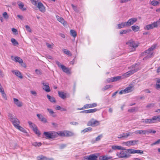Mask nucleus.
<instances>
[{
	"label": "nucleus",
	"mask_w": 160,
	"mask_h": 160,
	"mask_svg": "<svg viewBox=\"0 0 160 160\" xmlns=\"http://www.w3.org/2000/svg\"><path fill=\"white\" fill-rule=\"evenodd\" d=\"M125 151H121L117 153V155L119 158H128L130 157L131 155L129 154L139 153L140 154H143V151L142 150H134L132 149H126Z\"/></svg>",
	"instance_id": "1"
},
{
	"label": "nucleus",
	"mask_w": 160,
	"mask_h": 160,
	"mask_svg": "<svg viewBox=\"0 0 160 160\" xmlns=\"http://www.w3.org/2000/svg\"><path fill=\"white\" fill-rule=\"evenodd\" d=\"M155 46H152L142 53V56L147 55L145 57L143 58V60H147L152 57L153 54L152 51L155 48Z\"/></svg>",
	"instance_id": "2"
},
{
	"label": "nucleus",
	"mask_w": 160,
	"mask_h": 160,
	"mask_svg": "<svg viewBox=\"0 0 160 160\" xmlns=\"http://www.w3.org/2000/svg\"><path fill=\"white\" fill-rule=\"evenodd\" d=\"M8 117L11 122L15 128L17 127L19 125L20 122L19 120L12 114L9 113L8 114Z\"/></svg>",
	"instance_id": "3"
},
{
	"label": "nucleus",
	"mask_w": 160,
	"mask_h": 160,
	"mask_svg": "<svg viewBox=\"0 0 160 160\" xmlns=\"http://www.w3.org/2000/svg\"><path fill=\"white\" fill-rule=\"evenodd\" d=\"M43 134L47 139H53L57 137V132L54 131H49L44 132Z\"/></svg>",
	"instance_id": "4"
},
{
	"label": "nucleus",
	"mask_w": 160,
	"mask_h": 160,
	"mask_svg": "<svg viewBox=\"0 0 160 160\" xmlns=\"http://www.w3.org/2000/svg\"><path fill=\"white\" fill-rule=\"evenodd\" d=\"M136 65L137 64H135L132 65L131 67L132 68V70L124 74L123 76L124 77V78H127L129 77L130 76L133 74L135 72L138 71V68H137L135 67Z\"/></svg>",
	"instance_id": "5"
},
{
	"label": "nucleus",
	"mask_w": 160,
	"mask_h": 160,
	"mask_svg": "<svg viewBox=\"0 0 160 160\" xmlns=\"http://www.w3.org/2000/svg\"><path fill=\"white\" fill-rule=\"evenodd\" d=\"M100 124L99 121L94 119L92 118L87 123V126H89L95 127Z\"/></svg>",
	"instance_id": "6"
},
{
	"label": "nucleus",
	"mask_w": 160,
	"mask_h": 160,
	"mask_svg": "<svg viewBox=\"0 0 160 160\" xmlns=\"http://www.w3.org/2000/svg\"><path fill=\"white\" fill-rule=\"evenodd\" d=\"M126 44L128 45L131 47L133 48L135 50V48L138 46V43L137 42H135L133 40H131L126 43Z\"/></svg>",
	"instance_id": "7"
},
{
	"label": "nucleus",
	"mask_w": 160,
	"mask_h": 160,
	"mask_svg": "<svg viewBox=\"0 0 160 160\" xmlns=\"http://www.w3.org/2000/svg\"><path fill=\"white\" fill-rule=\"evenodd\" d=\"M98 156L94 154H91L90 155L85 156L83 160H97Z\"/></svg>",
	"instance_id": "8"
},
{
	"label": "nucleus",
	"mask_w": 160,
	"mask_h": 160,
	"mask_svg": "<svg viewBox=\"0 0 160 160\" xmlns=\"http://www.w3.org/2000/svg\"><path fill=\"white\" fill-rule=\"evenodd\" d=\"M138 19L136 18H132L129 19L127 22H126L127 27H129L137 21Z\"/></svg>",
	"instance_id": "9"
},
{
	"label": "nucleus",
	"mask_w": 160,
	"mask_h": 160,
	"mask_svg": "<svg viewBox=\"0 0 160 160\" xmlns=\"http://www.w3.org/2000/svg\"><path fill=\"white\" fill-rule=\"evenodd\" d=\"M138 142V140H131L124 142L123 143L127 146H133L136 144Z\"/></svg>",
	"instance_id": "10"
},
{
	"label": "nucleus",
	"mask_w": 160,
	"mask_h": 160,
	"mask_svg": "<svg viewBox=\"0 0 160 160\" xmlns=\"http://www.w3.org/2000/svg\"><path fill=\"white\" fill-rule=\"evenodd\" d=\"M121 78V76H117L114 77L109 78L107 79V82H108L117 81Z\"/></svg>",
	"instance_id": "11"
},
{
	"label": "nucleus",
	"mask_w": 160,
	"mask_h": 160,
	"mask_svg": "<svg viewBox=\"0 0 160 160\" xmlns=\"http://www.w3.org/2000/svg\"><path fill=\"white\" fill-rule=\"evenodd\" d=\"M42 84L44 87L43 88V89H44L47 92H49L50 91V89L49 86V84L47 83H45L44 81L42 82Z\"/></svg>",
	"instance_id": "12"
},
{
	"label": "nucleus",
	"mask_w": 160,
	"mask_h": 160,
	"mask_svg": "<svg viewBox=\"0 0 160 160\" xmlns=\"http://www.w3.org/2000/svg\"><path fill=\"white\" fill-rule=\"evenodd\" d=\"M36 6L38 9L42 12H44L45 11V8L43 4L40 2H38Z\"/></svg>",
	"instance_id": "13"
},
{
	"label": "nucleus",
	"mask_w": 160,
	"mask_h": 160,
	"mask_svg": "<svg viewBox=\"0 0 160 160\" xmlns=\"http://www.w3.org/2000/svg\"><path fill=\"white\" fill-rule=\"evenodd\" d=\"M58 92L59 96L62 99H64L66 98L67 97H69V94L64 93L63 92L58 91Z\"/></svg>",
	"instance_id": "14"
},
{
	"label": "nucleus",
	"mask_w": 160,
	"mask_h": 160,
	"mask_svg": "<svg viewBox=\"0 0 160 160\" xmlns=\"http://www.w3.org/2000/svg\"><path fill=\"white\" fill-rule=\"evenodd\" d=\"M142 122L146 124H151L154 123V120H153V117L151 119H146L145 120L143 119L142 120Z\"/></svg>",
	"instance_id": "15"
},
{
	"label": "nucleus",
	"mask_w": 160,
	"mask_h": 160,
	"mask_svg": "<svg viewBox=\"0 0 160 160\" xmlns=\"http://www.w3.org/2000/svg\"><path fill=\"white\" fill-rule=\"evenodd\" d=\"M97 110V109L96 108H94L93 109H88L85 110L81 111L80 112L81 113H94L96 112Z\"/></svg>",
	"instance_id": "16"
},
{
	"label": "nucleus",
	"mask_w": 160,
	"mask_h": 160,
	"mask_svg": "<svg viewBox=\"0 0 160 160\" xmlns=\"http://www.w3.org/2000/svg\"><path fill=\"white\" fill-rule=\"evenodd\" d=\"M17 4L19 8L22 11H24L26 10V8L24 7V5L22 2L20 1H18L17 2Z\"/></svg>",
	"instance_id": "17"
},
{
	"label": "nucleus",
	"mask_w": 160,
	"mask_h": 160,
	"mask_svg": "<svg viewBox=\"0 0 160 160\" xmlns=\"http://www.w3.org/2000/svg\"><path fill=\"white\" fill-rule=\"evenodd\" d=\"M63 71L67 74H70V71L68 68L66 67L65 66L63 65H62L61 68Z\"/></svg>",
	"instance_id": "18"
},
{
	"label": "nucleus",
	"mask_w": 160,
	"mask_h": 160,
	"mask_svg": "<svg viewBox=\"0 0 160 160\" xmlns=\"http://www.w3.org/2000/svg\"><path fill=\"white\" fill-rule=\"evenodd\" d=\"M56 18L57 20L59 22H61L62 24L64 25H66L67 24V22H65L63 18L59 17L58 15L56 16Z\"/></svg>",
	"instance_id": "19"
},
{
	"label": "nucleus",
	"mask_w": 160,
	"mask_h": 160,
	"mask_svg": "<svg viewBox=\"0 0 160 160\" xmlns=\"http://www.w3.org/2000/svg\"><path fill=\"white\" fill-rule=\"evenodd\" d=\"M97 105V104L95 103H94L92 104H88L85 105V108H92L96 107Z\"/></svg>",
	"instance_id": "20"
},
{
	"label": "nucleus",
	"mask_w": 160,
	"mask_h": 160,
	"mask_svg": "<svg viewBox=\"0 0 160 160\" xmlns=\"http://www.w3.org/2000/svg\"><path fill=\"white\" fill-rule=\"evenodd\" d=\"M12 72L13 74H14L16 76L20 78H23L20 72L18 71L12 70Z\"/></svg>",
	"instance_id": "21"
},
{
	"label": "nucleus",
	"mask_w": 160,
	"mask_h": 160,
	"mask_svg": "<svg viewBox=\"0 0 160 160\" xmlns=\"http://www.w3.org/2000/svg\"><path fill=\"white\" fill-rule=\"evenodd\" d=\"M112 148L114 150H126V149L123 147L119 146L113 145L112 146Z\"/></svg>",
	"instance_id": "22"
},
{
	"label": "nucleus",
	"mask_w": 160,
	"mask_h": 160,
	"mask_svg": "<svg viewBox=\"0 0 160 160\" xmlns=\"http://www.w3.org/2000/svg\"><path fill=\"white\" fill-rule=\"evenodd\" d=\"M38 160H53L52 158H48L43 156H40L37 157Z\"/></svg>",
	"instance_id": "23"
},
{
	"label": "nucleus",
	"mask_w": 160,
	"mask_h": 160,
	"mask_svg": "<svg viewBox=\"0 0 160 160\" xmlns=\"http://www.w3.org/2000/svg\"><path fill=\"white\" fill-rule=\"evenodd\" d=\"M112 158V157L108 155L102 156L100 157V160H108Z\"/></svg>",
	"instance_id": "24"
},
{
	"label": "nucleus",
	"mask_w": 160,
	"mask_h": 160,
	"mask_svg": "<svg viewBox=\"0 0 160 160\" xmlns=\"http://www.w3.org/2000/svg\"><path fill=\"white\" fill-rule=\"evenodd\" d=\"M37 116L41 121L44 122H47L46 119L42 115L39 114H37Z\"/></svg>",
	"instance_id": "25"
},
{
	"label": "nucleus",
	"mask_w": 160,
	"mask_h": 160,
	"mask_svg": "<svg viewBox=\"0 0 160 160\" xmlns=\"http://www.w3.org/2000/svg\"><path fill=\"white\" fill-rule=\"evenodd\" d=\"M14 60L12 59L13 60H14L16 62H18L19 63H22L23 62L22 60L19 57L16 56L14 58Z\"/></svg>",
	"instance_id": "26"
},
{
	"label": "nucleus",
	"mask_w": 160,
	"mask_h": 160,
	"mask_svg": "<svg viewBox=\"0 0 160 160\" xmlns=\"http://www.w3.org/2000/svg\"><path fill=\"white\" fill-rule=\"evenodd\" d=\"M118 28L119 29H120L122 28H123L124 27H125L127 26V25L126 24V22H122L121 23L118 24Z\"/></svg>",
	"instance_id": "27"
},
{
	"label": "nucleus",
	"mask_w": 160,
	"mask_h": 160,
	"mask_svg": "<svg viewBox=\"0 0 160 160\" xmlns=\"http://www.w3.org/2000/svg\"><path fill=\"white\" fill-rule=\"evenodd\" d=\"M146 130H137L135 131L134 133L136 134H146Z\"/></svg>",
	"instance_id": "28"
},
{
	"label": "nucleus",
	"mask_w": 160,
	"mask_h": 160,
	"mask_svg": "<svg viewBox=\"0 0 160 160\" xmlns=\"http://www.w3.org/2000/svg\"><path fill=\"white\" fill-rule=\"evenodd\" d=\"M13 100L15 104L18 106L20 107L22 106V103L18 99L14 98Z\"/></svg>",
	"instance_id": "29"
},
{
	"label": "nucleus",
	"mask_w": 160,
	"mask_h": 160,
	"mask_svg": "<svg viewBox=\"0 0 160 160\" xmlns=\"http://www.w3.org/2000/svg\"><path fill=\"white\" fill-rule=\"evenodd\" d=\"M153 120L154 122V123L158 122H160V115L156 116L153 117Z\"/></svg>",
	"instance_id": "30"
},
{
	"label": "nucleus",
	"mask_w": 160,
	"mask_h": 160,
	"mask_svg": "<svg viewBox=\"0 0 160 160\" xmlns=\"http://www.w3.org/2000/svg\"><path fill=\"white\" fill-rule=\"evenodd\" d=\"M47 97L49 101L52 102H56L55 98L53 97H51L50 95L48 94L47 95Z\"/></svg>",
	"instance_id": "31"
},
{
	"label": "nucleus",
	"mask_w": 160,
	"mask_h": 160,
	"mask_svg": "<svg viewBox=\"0 0 160 160\" xmlns=\"http://www.w3.org/2000/svg\"><path fill=\"white\" fill-rule=\"evenodd\" d=\"M151 25H152L153 28H157L158 25H160V23H159V22L157 21L156 22H154L152 24H151Z\"/></svg>",
	"instance_id": "32"
},
{
	"label": "nucleus",
	"mask_w": 160,
	"mask_h": 160,
	"mask_svg": "<svg viewBox=\"0 0 160 160\" xmlns=\"http://www.w3.org/2000/svg\"><path fill=\"white\" fill-rule=\"evenodd\" d=\"M131 28L133 31L135 32L138 31L140 29L139 27L138 26L133 25L131 27Z\"/></svg>",
	"instance_id": "33"
},
{
	"label": "nucleus",
	"mask_w": 160,
	"mask_h": 160,
	"mask_svg": "<svg viewBox=\"0 0 160 160\" xmlns=\"http://www.w3.org/2000/svg\"><path fill=\"white\" fill-rule=\"evenodd\" d=\"M103 135L102 134H101L98 136L96 138L95 140H94L93 142H92V143H94L96 142V141H98L100 140L101 138L102 137Z\"/></svg>",
	"instance_id": "34"
},
{
	"label": "nucleus",
	"mask_w": 160,
	"mask_h": 160,
	"mask_svg": "<svg viewBox=\"0 0 160 160\" xmlns=\"http://www.w3.org/2000/svg\"><path fill=\"white\" fill-rule=\"evenodd\" d=\"M92 130V128L90 127H88L84 129L81 132L83 133H84L85 132H88V131H90Z\"/></svg>",
	"instance_id": "35"
},
{
	"label": "nucleus",
	"mask_w": 160,
	"mask_h": 160,
	"mask_svg": "<svg viewBox=\"0 0 160 160\" xmlns=\"http://www.w3.org/2000/svg\"><path fill=\"white\" fill-rule=\"evenodd\" d=\"M70 33L71 35L74 38H75L77 35L76 31L74 30H70Z\"/></svg>",
	"instance_id": "36"
},
{
	"label": "nucleus",
	"mask_w": 160,
	"mask_h": 160,
	"mask_svg": "<svg viewBox=\"0 0 160 160\" xmlns=\"http://www.w3.org/2000/svg\"><path fill=\"white\" fill-rule=\"evenodd\" d=\"M16 128L23 132H26L25 130L23 128L19 126V125H18Z\"/></svg>",
	"instance_id": "37"
},
{
	"label": "nucleus",
	"mask_w": 160,
	"mask_h": 160,
	"mask_svg": "<svg viewBox=\"0 0 160 160\" xmlns=\"http://www.w3.org/2000/svg\"><path fill=\"white\" fill-rule=\"evenodd\" d=\"M57 137L59 135L61 137H65V133L64 131L57 132Z\"/></svg>",
	"instance_id": "38"
},
{
	"label": "nucleus",
	"mask_w": 160,
	"mask_h": 160,
	"mask_svg": "<svg viewBox=\"0 0 160 160\" xmlns=\"http://www.w3.org/2000/svg\"><path fill=\"white\" fill-rule=\"evenodd\" d=\"M131 31L130 29H127L126 30H122L120 32V34H126L127 33Z\"/></svg>",
	"instance_id": "39"
},
{
	"label": "nucleus",
	"mask_w": 160,
	"mask_h": 160,
	"mask_svg": "<svg viewBox=\"0 0 160 160\" xmlns=\"http://www.w3.org/2000/svg\"><path fill=\"white\" fill-rule=\"evenodd\" d=\"M150 3L153 6H155L158 5L159 3V2L155 0H153L150 2Z\"/></svg>",
	"instance_id": "40"
},
{
	"label": "nucleus",
	"mask_w": 160,
	"mask_h": 160,
	"mask_svg": "<svg viewBox=\"0 0 160 160\" xmlns=\"http://www.w3.org/2000/svg\"><path fill=\"white\" fill-rule=\"evenodd\" d=\"M28 123L30 127L31 128H32L33 130L34 129V128H36L37 127L35 124H33L30 121H29L28 122Z\"/></svg>",
	"instance_id": "41"
},
{
	"label": "nucleus",
	"mask_w": 160,
	"mask_h": 160,
	"mask_svg": "<svg viewBox=\"0 0 160 160\" xmlns=\"http://www.w3.org/2000/svg\"><path fill=\"white\" fill-rule=\"evenodd\" d=\"M132 86H130L126 88L125 89H126L127 92L128 93L131 92L132 91Z\"/></svg>",
	"instance_id": "42"
},
{
	"label": "nucleus",
	"mask_w": 160,
	"mask_h": 160,
	"mask_svg": "<svg viewBox=\"0 0 160 160\" xmlns=\"http://www.w3.org/2000/svg\"><path fill=\"white\" fill-rule=\"evenodd\" d=\"M63 52L66 54L68 55L69 56H72V54L68 50L66 49H64L63 50Z\"/></svg>",
	"instance_id": "43"
},
{
	"label": "nucleus",
	"mask_w": 160,
	"mask_h": 160,
	"mask_svg": "<svg viewBox=\"0 0 160 160\" xmlns=\"http://www.w3.org/2000/svg\"><path fill=\"white\" fill-rule=\"evenodd\" d=\"M47 110L48 111V112H49L50 114L52 115L53 117H55L56 116V115L54 114V112L53 111V110L49 108H48L47 109Z\"/></svg>",
	"instance_id": "44"
},
{
	"label": "nucleus",
	"mask_w": 160,
	"mask_h": 160,
	"mask_svg": "<svg viewBox=\"0 0 160 160\" xmlns=\"http://www.w3.org/2000/svg\"><path fill=\"white\" fill-rule=\"evenodd\" d=\"M118 138H127V137H126V133H123L122 134H121L118 135Z\"/></svg>",
	"instance_id": "45"
},
{
	"label": "nucleus",
	"mask_w": 160,
	"mask_h": 160,
	"mask_svg": "<svg viewBox=\"0 0 160 160\" xmlns=\"http://www.w3.org/2000/svg\"><path fill=\"white\" fill-rule=\"evenodd\" d=\"M11 41L14 46H16L18 44V42L14 38H12L11 39Z\"/></svg>",
	"instance_id": "46"
},
{
	"label": "nucleus",
	"mask_w": 160,
	"mask_h": 160,
	"mask_svg": "<svg viewBox=\"0 0 160 160\" xmlns=\"http://www.w3.org/2000/svg\"><path fill=\"white\" fill-rule=\"evenodd\" d=\"M146 134H148L149 133H156V132L155 130H154L152 129H148V130H146Z\"/></svg>",
	"instance_id": "47"
},
{
	"label": "nucleus",
	"mask_w": 160,
	"mask_h": 160,
	"mask_svg": "<svg viewBox=\"0 0 160 160\" xmlns=\"http://www.w3.org/2000/svg\"><path fill=\"white\" fill-rule=\"evenodd\" d=\"M155 104L153 103H151L148 104L146 106V107L147 108H151L154 107Z\"/></svg>",
	"instance_id": "48"
},
{
	"label": "nucleus",
	"mask_w": 160,
	"mask_h": 160,
	"mask_svg": "<svg viewBox=\"0 0 160 160\" xmlns=\"http://www.w3.org/2000/svg\"><path fill=\"white\" fill-rule=\"evenodd\" d=\"M145 29L150 30L153 28L152 25L151 24H148L145 26Z\"/></svg>",
	"instance_id": "49"
},
{
	"label": "nucleus",
	"mask_w": 160,
	"mask_h": 160,
	"mask_svg": "<svg viewBox=\"0 0 160 160\" xmlns=\"http://www.w3.org/2000/svg\"><path fill=\"white\" fill-rule=\"evenodd\" d=\"M65 136L68 137L71 136L72 135V133L70 132L66 131L65 132Z\"/></svg>",
	"instance_id": "50"
},
{
	"label": "nucleus",
	"mask_w": 160,
	"mask_h": 160,
	"mask_svg": "<svg viewBox=\"0 0 160 160\" xmlns=\"http://www.w3.org/2000/svg\"><path fill=\"white\" fill-rule=\"evenodd\" d=\"M33 131L35 132V133L38 135H39L40 134V131L38 130L37 127L36 128H34V129L33 130Z\"/></svg>",
	"instance_id": "51"
},
{
	"label": "nucleus",
	"mask_w": 160,
	"mask_h": 160,
	"mask_svg": "<svg viewBox=\"0 0 160 160\" xmlns=\"http://www.w3.org/2000/svg\"><path fill=\"white\" fill-rule=\"evenodd\" d=\"M3 16L4 18L6 19H8V15L7 13L6 12H4L3 13Z\"/></svg>",
	"instance_id": "52"
},
{
	"label": "nucleus",
	"mask_w": 160,
	"mask_h": 160,
	"mask_svg": "<svg viewBox=\"0 0 160 160\" xmlns=\"http://www.w3.org/2000/svg\"><path fill=\"white\" fill-rule=\"evenodd\" d=\"M160 143V139H158L157 141L151 144L152 146L155 145Z\"/></svg>",
	"instance_id": "53"
},
{
	"label": "nucleus",
	"mask_w": 160,
	"mask_h": 160,
	"mask_svg": "<svg viewBox=\"0 0 160 160\" xmlns=\"http://www.w3.org/2000/svg\"><path fill=\"white\" fill-rule=\"evenodd\" d=\"M31 1L32 3L35 6H37V2L38 1V0H31Z\"/></svg>",
	"instance_id": "54"
},
{
	"label": "nucleus",
	"mask_w": 160,
	"mask_h": 160,
	"mask_svg": "<svg viewBox=\"0 0 160 160\" xmlns=\"http://www.w3.org/2000/svg\"><path fill=\"white\" fill-rule=\"evenodd\" d=\"M128 93L127 92L126 90L125 89H124V90H121L119 92V94H123V93Z\"/></svg>",
	"instance_id": "55"
},
{
	"label": "nucleus",
	"mask_w": 160,
	"mask_h": 160,
	"mask_svg": "<svg viewBox=\"0 0 160 160\" xmlns=\"http://www.w3.org/2000/svg\"><path fill=\"white\" fill-rule=\"evenodd\" d=\"M55 62L59 68H61L62 65H63V64H61L60 62L58 61H56Z\"/></svg>",
	"instance_id": "56"
},
{
	"label": "nucleus",
	"mask_w": 160,
	"mask_h": 160,
	"mask_svg": "<svg viewBox=\"0 0 160 160\" xmlns=\"http://www.w3.org/2000/svg\"><path fill=\"white\" fill-rule=\"evenodd\" d=\"M25 28L27 29V30L29 32H31V29L30 28V27L28 25H26L25 26Z\"/></svg>",
	"instance_id": "57"
},
{
	"label": "nucleus",
	"mask_w": 160,
	"mask_h": 160,
	"mask_svg": "<svg viewBox=\"0 0 160 160\" xmlns=\"http://www.w3.org/2000/svg\"><path fill=\"white\" fill-rule=\"evenodd\" d=\"M70 124L73 125H78V122H70Z\"/></svg>",
	"instance_id": "58"
},
{
	"label": "nucleus",
	"mask_w": 160,
	"mask_h": 160,
	"mask_svg": "<svg viewBox=\"0 0 160 160\" xmlns=\"http://www.w3.org/2000/svg\"><path fill=\"white\" fill-rule=\"evenodd\" d=\"M30 93L32 95H34L35 96H36L37 93L36 92L34 91H31Z\"/></svg>",
	"instance_id": "59"
},
{
	"label": "nucleus",
	"mask_w": 160,
	"mask_h": 160,
	"mask_svg": "<svg viewBox=\"0 0 160 160\" xmlns=\"http://www.w3.org/2000/svg\"><path fill=\"white\" fill-rule=\"evenodd\" d=\"M110 87V85H106L105 86V87L102 89L103 90H105L106 89L109 88Z\"/></svg>",
	"instance_id": "60"
},
{
	"label": "nucleus",
	"mask_w": 160,
	"mask_h": 160,
	"mask_svg": "<svg viewBox=\"0 0 160 160\" xmlns=\"http://www.w3.org/2000/svg\"><path fill=\"white\" fill-rule=\"evenodd\" d=\"M156 88L158 90L160 89V84L156 83L155 85Z\"/></svg>",
	"instance_id": "61"
},
{
	"label": "nucleus",
	"mask_w": 160,
	"mask_h": 160,
	"mask_svg": "<svg viewBox=\"0 0 160 160\" xmlns=\"http://www.w3.org/2000/svg\"><path fill=\"white\" fill-rule=\"evenodd\" d=\"M133 132H128V133H126V137H127V138L128 136H130L131 134H133Z\"/></svg>",
	"instance_id": "62"
},
{
	"label": "nucleus",
	"mask_w": 160,
	"mask_h": 160,
	"mask_svg": "<svg viewBox=\"0 0 160 160\" xmlns=\"http://www.w3.org/2000/svg\"><path fill=\"white\" fill-rule=\"evenodd\" d=\"M135 108H133L131 109H129L128 111L130 112H133L135 111Z\"/></svg>",
	"instance_id": "63"
},
{
	"label": "nucleus",
	"mask_w": 160,
	"mask_h": 160,
	"mask_svg": "<svg viewBox=\"0 0 160 160\" xmlns=\"http://www.w3.org/2000/svg\"><path fill=\"white\" fill-rule=\"evenodd\" d=\"M66 146V145L65 144H62L60 146V148L61 149H62L65 148Z\"/></svg>",
	"instance_id": "64"
}]
</instances>
